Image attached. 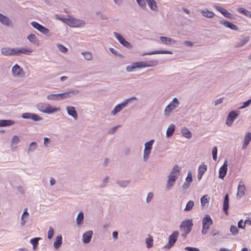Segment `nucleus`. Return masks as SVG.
<instances>
[{
	"label": "nucleus",
	"mask_w": 251,
	"mask_h": 251,
	"mask_svg": "<svg viewBox=\"0 0 251 251\" xmlns=\"http://www.w3.org/2000/svg\"><path fill=\"white\" fill-rule=\"evenodd\" d=\"M97 15L102 20H106L108 19L106 15L102 14L101 12H97Z\"/></svg>",
	"instance_id": "nucleus-61"
},
{
	"label": "nucleus",
	"mask_w": 251,
	"mask_h": 251,
	"mask_svg": "<svg viewBox=\"0 0 251 251\" xmlns=\"http://www.w3.org/2000/svg\"><path fill=\"white\" fill-rule=\"evenodd\" d=\"M133 99H136V98L134 97H133L130 99H128L125 100L123 102L117 105L114 107L113 110H112L111 111V115L112 116H115L118 113L122 111V110L123 109H124L127 106L128 102L130 101V100H133Z\"/></svg>",
	"instance_id": "nucleus-4"
},
{
	"label": "nucleus",
	"mask_w": 251,
	"mask_h": 251,
	"mask_svg": "<svg viewBox=\"0 0 251 251\" xmlns=\"http://www.w3.org/2000/svg\"><path fill=\"white\" fill-rule=\"evenodd\" d=\"M47 98L48 100H59V94H51L47 95Z\"/></svg>",
	"instance_id": "nucleus-38"
},
{
	"label": "nucleus",
	"mask_w": 251,
	"mask_h": 251,
	"mask_svg": "<svg viewBox=\"0 0 251 251\" xmlns=\"http://www.w3.org/2000/svg\"><path fill=\"white\" fill-rule=\"evenodd\" d=\"M55 17L56 19L60 20L64 23H67V22L69 23V20H70V19L62 18V17H60L58 15H55Z\"/></svg>",
	"instance_id": "nucleus-57"
},
{
	"label": "nucleus",
	"mask_w": 251,
	"mask_h": 251,
	"mask_svg": "<svg viewBox=\"0 0 251 251\" xmlns=\"http://www.w3.org/2000/svg\"><path fill=\"white\" fill-rule=\"evenodd\" d=\"M207 166L205 165L201 164L199 168L198 173L203 175L205 172L206 171Z\"/></svg>",
	"instance_id": "nucleus-51"
},
{
	"label": "nucleus",
	"mask_w": 251,
	"mask_h": 251,
	"mask_svg": "<svg viewBox=\"0 0 251 251\" xmlns=\"http://www.w3.org/2000/svg\"><path fill=\"white\" fill-rule=\"evenodd\" d=\"M230 231L232 234L236 235L238 233L239 230L236 226L232 225L230 228Z\"/></svg>",
	"instance_id": "nucleus-54"
},
{
	"label": "nucleus",
	"mask_w": 251,
	"mask_h": 251,
	"mask_svg": "<svg viewBox=\"0 0 251 251\" xmlns=\"http://www.w3.org/2000/svg\"><path fill=\"white\" fill-rule=\"evenodd\" d=\"M28 40L32 44H36L38 42V39L34 34H30L27 36Z\"/></svg>",
	"instance_id": "nucleus-35"
},
{
	"label": "nucleus",
	"mask_w": 251,
	"mask_h": 251,
	"mask_svg": "<svg viewBox=\"0 0 251 251\" xmlns=\"http://www.w3.org/2000/svg\"><path fill=\"white\" fill-rule=\"evenodd\" d=\"M213 225V220L209 215H206L202 220V227L209 229Z\"/></svg>",
	"instance_id": "nucleus-15"
},
{
	"label": "nucleus",
	"mask_w": 251,
	"mask_h": 251,
	"mask_svg": "<svg viewBox=\"0 0 251 251\" xmlns=\"http://www.w3.org/2000/svg\"><path fill=\"white\" fill-rule=\"evenodd\" d=\"M0 51L5 56H16V48L4 47L1 48Z\"/></svg>",
	"instance_id": "nucleus-11"
},
{
	"label": "nucleus",
	"mask_w": 251,
	"mask_h": 251,
	"mask_svg": "<svg viewBox=\"0 0 251 251\" xmlns=\"http://www.w3.org/2000/svg\"><path fill=\"white\" fill-rule=\"evenodd\" d=\"M246 190L245 186L242 181H240L238 186V192L237 196L240 198L243 197L245 195V191Z\"/></svg>",
	"instance_id": "nucleus-26"
},
{
	"label": "nucleus",
	"mask_w": 251,
	"mask_h": 251,
	"mask_svg": "<svg viewBox=\"0 0 251 251\" xmlns=\"http://www.w3.org/2000/svg\"><path fill=\"white\" fill-rule=\"evenodd\" d=\"M207 196V195L204 196L201 199V204L202 206H204L205 204L208 202V199L206 198Z\"/></svg>",
	"instance_id": "nucleus-59"
},
{
	"label": "nucleus",
	"mask_w": 251,
	"mask_h": 251,
	"mask_svg": "<svg viewBox=\"0 0 251 251\" xmlns=\"http://www.w3.org/2000/svg\"><path fill=\"white\" fill-rule=\"evenodd\" d=\"M185 250L188 251H200L198 248L190 247H185Z\"/></svg>",
	"instance_id": "nucleus-64"
},
{
	"label": "nucleus",
	"mask_w": 251,
	"mask_h": 251,
	"mask_svg": "<svg viewBox=\"0 0 251 251\" xmlns=\"http://www.w3.org/2000/svg\"><path fill=\"white\" fill-rule=\"evenodd\" d=\"M251 103V99H250V100H248L247 101L244 102L243 103V105L242 106H241L239 108V109H243L244 108L248 107V106L250 105Z\"/></svg>",
	"instance_id": "nucleus-63"
},
{
	"label": "nucleus",
	"mask_w": 251,
	"mask_h": 251,
	"mask_svg": "<svg viewBox=\"0 0 251 251\" xmlns=\"http://www.w3.org/2000/svg\"><path fill=\"white\" fill-rule=\"evenodd\" d=\"M153 238L151 235H149L148 238L146 239V243L147 244V247L148 248H151L153 246Z\"/></svg>",
	"instance_id": "nucleus-44"
},
{
	"label": "nucleus",
	"mask_w": 251,
	"mask_h": 251,
	"mask_svg": "<svg viewBox=\"0 0 251 251\" xmlns=\"http://www.w3.org/2000/svg\"><path fill=\"white\" fill-rule=\"evenodd\" d=\"M37 147V144L36 142H32L29 146V147L27 149V152L30 153L33 152L35 151Z\"/></svg>",
	"instance_id": "nucleus-43"
},
{
	"label": "nucleus",
	"mask_w": 251,
	"mask_h": 251,
	"mask_svg": "<svg viewBox=\"0 0 251 251\" xmlns=\"http://www.w3.org/2000/svg\"><path fill=\"white\" fill-rule=\"evenodd\" d=\"M58 50L63 53H66L68 51V49L65 46L60 44H57L56 45Z\"/></svg>",
	"instance_id": "nucleus-52"
},
{
	"label": "nucleus",
	"mask_w": 251,
	"mask_h": 251,
	"mask_svg": "<svg viewBox=\"0 0 251 251\" xmlns=\"http://www.w3.org/2000/svg\"><path fill=\"white\" fill-rule=\"evenodd\" d=\"M251 140V133L248 132L245 136L244 143L249 145L250 141Z\"/></svg>",
	"instance_id": "nucleus-50"
},
{
	"label": "nucleus",
	"mask_w": 251,
	"mask_h": 251,
	"mask_svg": "<svg viewBox=\"0 0 251 251\" xmlns=\"http://www.w3.org/2000/svg\"><path fill=\"white\" fill-rule=\"evenodd\" d=\"M150 9L154 11H158V7L154 0H147V3Z\"/></svg>",
	"instance_id": "nucleus-29"
},
{
	"label": "nucleus",
	"mask_w": 251,
	"mask_h": 251,
	"mask_svg": "<svg viewBox=\"0 0 251 251\" xmlns=\"http://www.w3.org/2000/svg\"><path fill=\"white\" fill-rule=\"evenodd\" d=\"M148 63L149 64H147L146 62H137L134 63L135 66L136 68H145L148 67H152L156 66L158 64V61L156 60H153L152 61H149Z\"/></svg>",
	"instance_id": "nucleus-10"
},
{
	"label": "nucleus",
	"mask_w": 251,
	"mask_h": 251,
	"mask_svg": "<svg viewBox=\"0 0 251 251\" xmlns=\"http://www.w3.org/2000/svg\"><path fill=\"white\" fill-rule=\"evenodd\" d=\"M153 194L152 192H150L148 194L147 197L146 198V202L147 203L150 202L153 198Z\"/></svg>",
	"instance_id": "nucleus-60"
},
{
	"label": "nucleus",
	"mask_w": 251,
	"mask_h": 251,
	"mask_svg": "<svg viewBox=\"0 0 251 251\" xmlns=\"http://www.w3.org/2000/svg\"><path fill=\"white\" fill-rule=\"evenodd\" d=\"M227 171V161L226 160L223 166L220 168L219 177L223 179L226 176Z\"/></svg>",
	"instance_id": "nucleus-16"
},
{
	"label": "nucleus",
	"mask_w": 251,
	"mask_h": 251,
	"mask_svg": "<svg viewBox=\"0 0 251 251\" xmlns=\"http://www.w3.org/2000/svg\"><path fill=\"white\" fill-rule=\"evenodd\" d=\"M54 235V229L52 227H50L49 230L48 232V238L50 239Z\"/></svg>",
	"instance_id": "nucleus-55"
},
{
	"label": "nucleus",
	"mask_w": 251,
	"mask_h": 251,
	"mask_svg": "<svg viewBox=\"0 0 251 251\" xmlns=\"http://www.w3.org/2000/svg\"><path fill=\"white\" fill-rule=\"evenodd\" d=\"M237 11L239 12L240 13H242L247 17H249L251 18V12L250 11L247 10V9L243 8V7H240L237 8Z\"/></svg>",
	"instance_id": "nucleus-34"
},
{
	"label": "nucleus",
	"mask_w": 251,
	"mask_h": 251,
	"mask_svg": "<svg viewBox=\"0 0 251 251\" xmlns=\"http://www.w3.org/2000/svg\"><path fill=\"white\" fill-rule=\"evenodd\" d=\"M25 215L26 216H29V213L27 212V209L26 208H25L24 212L21 217V222L20 224L22 226H24L26 223V220H24V217Z\"/></svg>",
	"instance_id": "nucleus-40"
},
{
	"label": "nucleus",
	"mask_w": 251,
	"mask_h": 251,
	"mask_svg": "<svg viewBox=\"0 0 251 251\" xmlns=\"http://www.w3.org/2000/svg\"><path fill=\"white\" fill-rule=\"evenodd\" d=\"M93 232L92 230H89L83 233L82 236V241L85 244H88L90 242L92 238Z\"/></svg>",
	"instance_id": "nucleus-18"
},
{
	"label": "nucleus",
	"mask_w": 251,
	"mask_h": 251,
	"mask_svg": "<svg viewBox=\"0 0 251 251\" xmlns=\"http://www.w3.org/2000/svg\"><path fill=\"white\" fill-rule=\"evenodd\" d=\"M176 126L174 124H171L169 127H168L166 131V136L167 137H170L173 134L175 130Z\"/></svg>",
	"instance_id": "nucleus-32"
},
{
	"label": "nucleus",
	"mask_w": 251,
	"mask_h": 251,
	"mask_svg": "<svg viewBox=\"0 0 251 251\" xmlns=\"http://www.w3.org/2000/svg\"><path fill=\"white\" fill-rule=\"evenodd\" d=\"M147 0H136L139 6L144 9L146 8V3Z\"/></svg>",
	"instance_id": "nucleus-49"
},
{
	"label": "nucleus",
	"mask_w": 251,
	"mask_h": 251,
	"mask_svg": "<svg viewBox=\"0 0 251 251\" xmlns=\"http://www.w3.org/2000/svg\"><path fill=\"white\" fill-rule=\"evenodd\" d=\"M220 24L224 25L225 26L231 29H232L235 31H237L238 30V27L237 25H234L233 24L225 20H221L219 22Z\"/></svg>",
	"instance_id": "nucleus-21"
},
{
	"label": "nucleus",
	"mask_w": 251,
	"mask_h": 251,
	"mask_svg": "<svg viewBox=\"0 0 251 251\" xmlns=\"http://www.w3.org/2000/svg\"><path fill=\"white\" fill-rule=\"evenodd\" d=\"M154 142V140H151L149 142L145 143L144 150L151 151L152 148V145Z\"/></svg>",
	"instance_id": "nucleus-37"
},
{
	"label": "nucleus",
	"mask_w": 251,
	"mask_h": 251,
	"mask_svg": "<svg viewBox=\"0 0 251 251\" xmlns=\"http://www.w3.org/2000/svg\"><path fill=\"white\" fill-rule=\"evenodd\" d=\"M33 52V50L31 48H16V56L20 55L21 54H28Z\"/></svg>",
	"instance_id": "nucleus-20"
},
{
	"label": "nucleus",
	"mask_w": 251,
	"mask_h": 251,
	"mask_svg": "<svg viewBox=\"0 0 251 251\" xmlns=\"http://www.w3.org/2000/svg\"><path fill=\"white\" fill-rule=\"evenodd\" d=\"M180 102L176 98H174L170 103L165 107L164 115L169 117L174 111H177L176 109L179 106Z\"/></svg>",
	"instance_id": "nucleus-3"
},
{
	"label": "nucleus",
	"mask_w": 251,
	"mask_h": 251,
	"mask_svg": "<svg viewBox=\"0 0 251 251\" xmlns=\"http://www.w3.org/2000/svg\"><path fill=\"white\" fill-rule=\"evenodd\" d=\"M79 92L80 91L78 90L75 89L62 93H59V100L69 99L74 96L77 95Z\"/></svg>",
	"instance_id": "nucleus-8"
},
{
	"label": "nucleus",
	"mask_w": 251,
	"mask_h": 251,
	"mask_svg": "<svg viewBox=\"0 0 251 251\" xmlns=\"http://www.w3.org/2000/svg\"><path fill=\"white\" fill-rule=\"evenodd\" d=\"M151 153V151H148L146 150H144L143 160L144 162H147L149 160Z\"/></svg>",
	"instance_id": "nucleus-48"
},
{
	"label": "nucleus",
	"mask_w": 251,
	"mask_h": 251,
	"mask_svg": "<svg viewBox=\"0 0 251 251\" xmlns=\"http://www.w3.org/2000/svg\"><path fill=\"white\" fill-rule=\"evenodd\" d=\"M41 238L40 237H36L30 240V242L33 245V248L34 250L36 249V247L38 244V241Z\"/></svg>",
	"instance_id": "nucleus-46"
},
{
	"label": "nucleus",
	"mask_w": 251,
	"mask_h": 251,
	"mask_svg": "<svg viewBox=\"0 0 251 251\" xmlns=\"http://www.w3.org/2000/svg\"><path fill=\"white\" fill-rule=\"evenodd\" d=\"M0 22L3 25L9 26L11 25L12 22L7 16L0 13Z\"/></svg>",
	"instance_id": "nucleus-19"
},
{
	"label": "nucleus",
	"mask_w": 251,
	"mask_h": 251,
	"mask_svg": "<svg viewBox=\"0 0 251 251\" xmlns=\"http://www.w3.org/2000/svg\"><path fill=\"white\" fill-rule=\"evenodd\" d=\"M193 226V224L192 219L185 220L182 221L180 224V228L183 232L186 233V234H188L191 231Z\"/></svg>",
	"instance_id": "nucleus-5"
},
{
	"label": "nucleus",
	"mask_w": 251,
	"mask_h": 251,
	"mask_svg": "<svg viewBox=\"0 0 251 251\" xmlns=\"http://www.w3.org/2000/svg\"><path fill=\"white\" fill-rule=\"evenodd\" d=\"M192 174L190 172H189L186 178V181L190 183L192 181Z\"/></svg>",
	"instance_id": "nucleus-62"
},
{
	"label": "nucleus",
	"mask_w": 251,
	"mask_h": 251,
	"mask_svg": "<svg viewBox=\"0 0 251 251\" xmlns=\"http://www.w3.org/2000/svg\"><path fill=\"white\" fill-rule=\"evenodd\" d=\"M238 114L235 111H231L228 113L226 120V124L228 126H231L232 125L233 122L238 117Z\"/></svg>",
	"instance_id": "nucleus-14"
},
{
	"label": "nucleus",
	"mask_w": 251,
	"mask_h": 251,
	"mask_svg": "<svg viewBox=\"0 0 251 251\" xmlns=\"http://www.w3.org/2000/svg\"><path fill=\"white\" fill-rule=\"evenodd\" d=\"M50 144V140L47 137L44 138V145L46 148H48Z\"/></svg>",
	"instance_id": "nucleus-58"
},
{
	"label": "nucleus",
	"mask_w": 251,
	"mask_h": 251,
	"mask_svg": "<svg viewBox=\"0 0 251 251\" xmlns=\"http://www.w3.org/2000/svg\"><path fill=\"white\" fill-rule=\"evenodd\" d=\"M198 11L201 14L202 16L208 18H211L215 16L214 12L208 10L207 8L199 9Z\"/></svg>",
	"instance_id": "nucleus-23"
},
{
	"label": "nucleus",
	"mask_w": 251,
	"mask_h": 251,
	"mask_svg": "<svg viewBox=\"0 0 251 251\" xmlns=\"http://www.w3.org/2000/svg\"><path fill=\"white\" fill-rule=\"evenodd\" d=\"M113 34L118 41L123 46L128 49H131L132 48V45L129 42L126 41L122 35L116 32H114Z\"/></svg>",
	"instance_id": "nucleus-9"
},
{
	"label": "nucleus",
	"mask_w": 251,
	"mask_h": 251,
	"mask_svg": "<svg viewBox=\"0 0 251 251\" xmlns=\"http://www.w3.org/2000/svg\"><path fill=\"white\" fill-rule=\"evenodd\" d=\"M154 54H173V52L171 51L166 50H158L155 51H151L150 52L144 53L142 54V56L146 55H152Z\"/></svg>",
	"instance_id": "nucleus-25"
},
{
	"label": "nucleus",
	"mask_w": 251,
	"mask_h": 251,
	"mask_svg": "<svg viewBox=\"0 0 251 251\" xmlns=\"http://www.w3.org/2000/svg\"><path fill=\"white\" fill-rule=\"evenodd\" d=\"M21 141L20 138L19 136L17 135H14L11 139V146L12 147L14 146H16L18 143H19Z\"/></svg>",
	"instance_id": "nucleus-39"
},
{
	"label": "nucleus",
	"mask_w": 251,
	"mask_h": 251,
	"mask_svg": "<svg viewBox=\"0 0 251 251\" xmlns=\"http://www.w3.org/2000/svg\"><path fill=\"white\" fill-rule=\"evenodd\" d=\"M40 32L42 34L48 36H50L52 34L50 30L44 26H42L41 29L40 30Z\"/></svg>",
	"instance_id": "nucleus-45"
},
{
	"label": "nucleus",
	"mask_w": 251,
	"mask_h": 251,
	"mask_svg": "<svg viewBox=\"0 0 251 251\" xmlns=\"http://www.w3.org/2000/svg\"><path fill=\"white\" fill-rule=\"evenodd\" d=\"M11 71L14 77L22 76L24 74L23 68L17 64L12 67Z\"/></svg>",
	"instance_id": "nucleus-13"
},
{
	"label": "nucleus",
	"mask_w": 251,
	"mask_h": 251,
	"mask_svg": "<svg viewBox=\"0 0 251 251\" xmlns=\"http://www.w3.org/2000/svg\"><path fill=\"white\" fill-rule=\"evenodd\" d=\"M130 180H118L116 183L122 188L126 187L129 184Z\"/></svg>",
	"instance_id": "nucleus-36"
},
{
	"label": "nucleus",
	"mask_w": 251,
	"mask_h": 251,
	"mask_svg": "<svg viewBox=\"0 0 251 251\" xmlns=\"http://www.w3.org/2000/svg\"><path fill=\"white\" fill-rule=\"evenodd\" d=\"M37 108L40 111L50 114L60 111V108L58 107H51L50 104L48 103L40 102L37 104Z\"/></svg>",
	"instance_id": "nucleus-2"
},
{
	"label": "nucleus",
	"mask_w": 251,
	"mask_h": 251,
	"mask_svg": "<svg viewBox=\"0 0 251 251\" xmlns=\"http://www.w3.org/2000/svg\"><path fill=\"white\" fill-rule=\"evenodd\" d=\"M215 9L222 14L226 18L229 19H233V16L232 14L229 13L227 10L224 9L220 6H215Z\"/></svg>",
	"instance_id": "nucleus-17"
},
{
	"label": "nucleus",
	"mask_w": 251,
	"mask_h": 251,
	"mask_svg": "<svg viewBox=\"0 0 251 251\" xmlns=\"http://www.w3.org/2000/svg\"><path fill=\"white\" fill-rule=\"evenodd\" d=\"M229 207V198L227 194L226 195L224 198L223 202V211L227 215L228 214V209Z\"/></svg>",
	"instance_id": "nucleus-27"
},
{
	"label": "nucleus",
	"mask_w": 251,
	"mask_h": 251,
	"mask_svg": "<svg viewBox=\"0 0 251 251\" xmlns=\"http://www.w3.org/2000/svg\"><path fill=\"white\" fill-rule=\"evenodd\" d=\"M69 26L73 27H82L85 25V22L78 19H70L69 23H67Z\"/></svg>",
	"instance_id": "nucleus-7"
},
{
	"label": "nucleus",
	"mask_w": 251,
	"mask_h": 251,
	"mask_svg": "<svg viewBox=\"0 0 251 251\" xmlns=\"http://www.w3.org/2000/svg\"><path fill=\"white\" fill-rule=\"evenodd\" d=\"M14 123V121L10 120H0V127L10 126Z\"/></svg>",
	"instance_id": "nucleus-31"
},
{
	"label": "nucleus",
	"mask_w": 251,
	"mask_h": 251,
	"mask_svg": "<svg viewBox=\"0 0 251 251\" xmlns=\"http://www.w3.org/2000/svg\"><path fill=\"white\" fill-rule=\"evenodd\" d=\"M250 39V37L247 36L244 39H240L239 41L237 42L235 44V47L240 48L244 46L246 43H247Z\"/></svg>",
	"instance_id": "nucleus-28"
},
{
	"label": "nucleus",
	"mask_w": 251,
	"mask_h": 251,
	"mask_svg": "<svg viewBox=\"0 0 251 251\" xmlns=\"http://www.w3.org/2000/svg\"><path fill=\"white\" fill-rule=\"evenodd\" d=\"M194 205V202L192 201H189L186 204L184 211H189L192 210Z\"/></svg>",
	"instance_id": "nucleus-47"
},
{
	"label": "nucleus",
	"mask_w": 251,
	"mask_h": 251,
	"mask_svg": "<svg viewBox=\"0 0 251 251\" xmlns=\"http://www.w3.org/2000/svg\"><path fill=\"white\" fill-rule=\"evenodd\" d=\"M212 157L213 160H216L217 159V148L215 147L212 149Z\"/></svg>",
	"instance_id": "nucleus-56"
},
{
	"label": "nucleus",
	"mask_w": 251,
	"mask_h": 251,
	"mask_svg": "<svg viewBox=\"0 0 251 251\" xmlns=\"http://www.w3.org/2000/svg\"><path fill=\"white\" fill-rule=\"evenodd\" d=\"M160 40L163 44L167 46L173 45L176 43V41L173 39L164 36H161Z\"/></svg>",
	"instance_id": "nucleus-24"
},
{
	"label": "nucleus",
	"mask_w": 251,
	"mask_h": 251,
	"mask_svg": "<svg viewBox=\"0 0 251 251\" xmlns=\"http://www.w3.org/2000/svg\"><path fill=\"white\" fill-rule=\"evenodd\" d=\"M31 25L32 26H33L35 28L37 29L39 31H40V29L42 27V25L39 24L38 23L36 22H32L31 23Z\"/></svg>",
	"instance_id": "nucleus-53"
},
{
	"label": "nucleus",
	"mask_w": 251,
	"mask_h": 251,
	"mask_svg": "<svg viewBox=\"0 0 251 251\" xmlns=\"http://www.w3.org/2000/svg\"><path fill=\"white\" fill-rule=\"evenodd\" d=\"M84 219V214L82 211H80L77 216L76 221L77 225H79L81 224Z\"/></svg>",
	"instance_id": "nucleus-42"
},
{
	"label": "nucleus",
	"mask_w": 251,
	"mask_h": 251,
	"mask_svg": "<svg viewBox=\"0 0 251 251\" xmlns=\"http://www.w3.org/2000/svg\"><path fill=\"white\" fill-rule=\"evenodd\" d=\"M21 117L24 119H30L33 121H39L43 119V118L38 115L33 113H25L22 114Z\"/></svg>",
	"instance_id": "nucleus-12"
},
{
	"label": "nucleus",
	"mask_w": 251,
	"mask_h": 251,
	"mask_svg": "<svg viewBox=\"0 0 251 251\" xmlns=\"http://www.w3.org/2000/svg\"><path fill=\"white\" fill-rule=\"evenodd\" d=\"M66 110L69 115L73 117L75 120L77 119L78 116L74 106H68L66 107Z\"/></svg>",
	"instance_id": "nucleus-22"
},
{
	"label": "nucleus",
	"mask_w": 251,
	"mask_h": 251,
	"mask_svg": "<svg viewBox=\"0 0 251 251\" xmlns=\"http://www.w3.org/2000/svg\"><path fill=\"white\" fill-rule=\"evenodd\" d=\"M179 235V232L178 231H174L172 234H171L168 238V243L164 246V248L169 249L172 248L177 240Z\"/></svg>",
	"instance_id": "nucleus-6"
},
{
	"label": "nucleus",
	"mask_w": 251,
	"mask_h": 251,
	"mask_svg": "<svg viewBox=\"0 0 251 251\" xmlns=\"http://www.w3.org/2000/svg\"><path fill=\"white\" fill-rule=\"evenodd\" d=\"M81 54L83 55L84 58L86 60L91 61L93 59V55L89 51L82 52Z\"/></svg>",
	"instance_id": "nucleus-41"
},
{
	"label": "nucleus",
	"mask_w": 251,
	"mask_h": 251,
	"mask_svg": "<svg viewBox=\"0 0 251 251\" xmlns=\"http://www.w3.org/2000/svg\"><path fill=\"white\" fill-rule=\"evenodd\" d=\"M181 133L182 135L187 138L190 139L192 137V133L186 127H183L181 130Z\"/></svg>",
	"instance_id": "nucleus-33"
},
{
	"label": "nucleus",
	"mask_w": 251,
	"mask_h": 251,
	"mask_svg": "<svg viewBox=\"0 0 251 251\" xmlns=\"http://www.w3.org/2000/svg\"><path fill=\"white\" fill-rule=\"evenodd\" d=\"M180 173V169L178 165H176L173 167L170 175L168 176L167 181V188L170 189L172 188L175 182L178 178Z\"/></svg>",
	"instance_id": "nucleus-1"
},
{
	"label": "nucleus",
	"mask_w": 251,
	"mask_h": 251,
	"mask_svg": "<svg viewBox=\"0 0 251 251\" xmlns=\"http://www.w3.org/2000/svg\"><path fill=\"white\" fill-rule=\"evenodd\" d=\"M62 243V237L61 235L57 236L55 238V241L53 243V247L55 249H58Z\"/></svg>",
	"instance_id": "nucleus-30"
}]
</instances>
